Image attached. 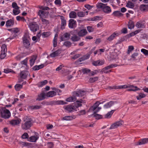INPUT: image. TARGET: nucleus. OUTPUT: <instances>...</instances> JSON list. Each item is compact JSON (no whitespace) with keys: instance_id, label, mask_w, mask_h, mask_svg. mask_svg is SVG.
Returning a JSON list of instances; mask_svg holds the SVG:
<instances>
[{"instance_id":"obj_55","label":"nucleus","mask_w":148,"mask_h":148,"mask_svg":"<svg viewBox=\"0 0 148 148\" xmlns=\"http://www.w3.org/2000/svg\"><path fill=\"white\" fill-rule=\"evenodd\" d=\"M138 55V53H134L131 56V58H132L133 60H137V57Z\"/></svg>"},{"instance_id":"obj_35","label":"nucleus","mask_w":148,"mask_h":148,"mask_svg":"<svg viewBox=\"0 0 148 148\" xmlns=\"http://www.w3.org/2000/svg\"><path fill=\"white\" fill-rule=\"evenodd\" d=\"M43 67L44 65L43 64H42L39 65H35L33 67L32 69L33 70L36 71L41 69L43 68Z\"/></svg>"},{"instance_id":"obj_62","label":"nucleus","mask_w":148,"mask_h":148,"mask_svg":"<svg viewBox=\"0 0 148 148\" xmlns=\"http://www.w3.org/2000/svg\"><path fill=\"white\" fill-rule=\"evenodd\" d=\"M134 49V48L132 46H129L128 51H127V54H129L131 51L133 50Z\"/></svg>"},{"instance_id":"obj_13","label":"nucleus","mask_w":148,"mask_h":148,"mask_svg":"<svg viewBox=\"0 0 148 148\" xmlns=\"http://www.w3.org/2000/svg\"><path fill=\"white\" fill-rule=\"evenodd\" d=\"M86 94V92L84 90H79L73 92V95H75L76 97H82Z\"/></svg>"},{"instance_id":"obj_32","label":"nucleus","mask_w":148,"mask_h":148,"mask_svg":"<svg viewBox=\"0 0 148 148\" xmlns=\"http://www.w3.org/2000/svg\"><path fill=\"white\" fill-rule=\"evenodd\" d=\"M77 98L75 95H73L71 97L67 98L66 99L67 101L71 102H73L76 101Z\"/></svg>"},{"instance_id":"obj_45","label":"nucleus","mask_w":148,"mask_h":148,"mask_svg":"<svg viewBox=\"0 0 148 148\" xmlns=\"http://www.w3.org/2000/svg\"><path fill=\"white\" fill-rule=\"evenodd\" d=\"M69 16L71 18H75L77 17V14L74 11H71L69 13Z\"/></svg>"},{"instance_id":"obj_46","label":"nucleus","mask_w":148,"mask_h":148,"mask_svg":"<svg viewBox=\"0 0 148 148\" xmlns=\"http://www.w3.org/2000/svg\"><path fill=\"white\" fill-rule=\"evenodd\" d=\"M107 4H104L102 3H97L96 5V6L98 8H101L103 10V8H104L105 5H106Z\"/></svg>"},{"instance_id":"obj_63","label":"nucleus","mask_w":148,"mask_h":148,"mask_svg":"<svg viewBox=\"0 0 148 148\" xmlns=\"http://www.w3.org/2000/svg\"><path fill=\"white\" fill-rule=\"evenodd\" d=\"M141 52L145 55L146 56H148V50L144 49H141Z\"/></svg>"},{"instance_id":"obj_15","label":"nucleus","mask_w":148,"mask_h":148,"mask_svg":"<svg viewBox=\"0 0 148 148\" xmlns=\"http://www.w3.org/2000/svg\"><path fill=\"white\" fill-rule=\"evenodd\" d=\"M70 36L69 33H65L60 37V40L61 41L68 40L70 39Z\"/></svg>"},{"instance_id":"obj_44","label":"nucleus","mask_w":148,"mask_h":148,"mask_svg":"<svg viewBox=\"0 0 148 148\" xmlns=\"http://www.w3.org/2000/svg\"><path fill=\"white\" fill-rule=\"evenodd\" d=\"M47 82V81L46 80H45L43 81H42L38 83L37 84V85L38 87H42L46 84Z\"/></svg>"},{"instance_id":"obj_20","label":"nucleus","mask_w":148,"mask_h":148,"mask_svg":"<svg viewBox=\"0 0 148 148\" xmlns=\"http://www.w3.org/2000/svg\"><path fill=\"white\" fill-rule=\"evenodd\" d=\"M29 74V72L27 71H23L21 72L20 75V77L23 79H25Z\"/></svg>"},{"instance_id":"obj_60","label":"nucleus","mask_w":148,"mask_h":148,"mask_svg":"<svg viewBox=\"0 0 148 148\" xmlns=\"http://www.w3.org/2000/svg\"><path fill=\"white\" fill-rule=\"evenodd\" d=\"M29 137L28 134L26 132H25L21 136V138L23 139L28 138Z\"/></svg>"},{"instance_id":"obj_1","label":"nucleus","mask_w":148,"mask_h":148,"mask_svg":"<svg viewBox=\"0 0 148 148\" xmlns=\"http://www.w3.org/2000/svg\"><path fill=\"white\" fill-rule=\"evenodd\" d=\"M23 120V121L21 125L22 129L25 130L29 129L32 126V119L29 117L26 116L24 118Z\"/></svg>"},{"instance_id":"obj_52","label":"nucleus","mask_w":148,"mask_h":148,"mask_svg":"<svg viewBox=\"0 0 148 148\" xmlns=\"http://www.w3.org/2000/svg\"><path fill=\"white\" fill-rule=\"evenodd\" d=\"M50 34V32H45L42 33V35L43 38H45L48 37Z\"/></svg>"},{"instance_id":"obj_21","label":"nucleus","mask_w":148,"mask_h":148,"mask_svg":"<svg viewBox=\"0 0 148 148\" xmlns=\"http://www.w3.org/2000/svg\"><path fill=\"white\" fill-rule=\"evenodd\" d=\"M39 138L38 134H35V136H32L29 138V141L32 142H36Z\"/></svg>"},{"instance_id":"obj_59","label":"nucleus","mask_w":148,"mask_h":148,"mask_svg":"<svg viewBox=\"0 0 148 148\" xmlns=\"http://www.w3.org/2000/svg\"><path fill=\"white\" fill-rule=\"evenodd\" d=\"M20 10L19 9H13V14L14 15L18 14L20 13Z\"/></svg>"},{"instance_id":"obj_5","label":"nucleus","mask_w":148,"mask_h":148,"mask_svg":"<svg viewBox=\"0 0 148 148\" xmlns=\"http://www.w3.org/2000/svg\"><path fill=\"white\" fill-rule=\"evenodd\" d=\"M99 101H97L93 106L90 107L89 110H91L92 111H95L94 113H96L101 109V108L98 107V106L100 104Z\"/></svg>"},{"instance_id":"obj_53","label":"nucleus","mask_w":148,"mask_h":148,"mask_svg":"<svg viewBox=\"0 0 148 148\" xmlns=\"http://www.w3.org/2000/svg\"><path fill=\"white\" fill-rule=\"evenodd\" d=\"M16 19L18 21H22L23 22H25L26 19L23 17H21L20 16H17L16 17Z\"/></svg>"},{"instance_id":"obj_29","label":"nucleus","mask_w":148,"mask_h":148,"mask_svg":"<svg viewBox=\"0 0 148 148\" xmlns=\"http://www.w3.org/2000/svg\"><path fill=\"white\" fill-rule=\"evenodd\" d=\"M46 95L45 93H42L38 95V97L36 99V100L40 101L44 100L45 99V97Z\"/></svg>"},{"instance_id":"obj_49","label":"nucleus","mask_w":148,"mask_h":148,"mask_svg":"<svg viewBox=\"0 0 148 148\" xmlns=\"http://www.w3.org/2000/svg\"><path fill=\"white\" fill-rule=\"evenodd\" d=\"M98 79V77H91L89 79V82L90 83H92L97 81Z\"/></svg>"},{"instance_id":"obj_43","label":"nucleus","mask_w":148,"mask_h":148,"mask_svg":"<svg viewBox=\"0 0 148 148\" xmlns=\"http://www.w3.org/2000/svg\"><path fill=\"white\" fill-rule=\"evenodd\" d=\"M114 104V102L112 101H110L108 103L104 105V107L106 108H110Z\"/></svg>"},{"instance_id":"obj_8","label":"nucleus","mask_w":148,"mask_h":148,"mask_svg":"<svg viewBox=\"0 0 148 148\" xmlns=\"http://www.w3.org/2000/svg\"><path fill=\"white\" fill-rule=\"evenodd\" d=\"M123 123V121H121L117 122L112 124L109 128V129L112 130L122 125Z\"/></svg>"},{"instance_id":"obj_9","label":"nucleus","mask_w":148,"mask_h":148,"mask_svg":"<svg viewBox=\"0 0 148 148\" xmlns=\"http://www.w3.org/2000/svg\"><path fill=\"white\" fill-rule=\"evenodd\" d=\"M6 46L5 45H2V49L1 50V53L0 56V58L1 59H4L6 56Z\"/></svg>"},{"instance_id":"obj_64","label":"nucleus","mask_w":148,"mask_h":148,"mask_svg":"<svg viewBox=\"0 0 148 148\" xmlns=\"http://www.w3.org/2000/svg\"><path fill=\"white\" fill-rule=\"evenodd\" d=\"M87 29L89 32H92L94 31V28L91 26H88L87 27Z\"/></svg>"},{"instance_id":"obj_39","label":"nucleus","mask_w":148,"mask_h":148,"mask_svg":"<svg viewBox=\"0 0 148 148\" xmlns=\"http://www.w3.org/2000/svg\"><path fill=\"white\" fill-rule=\"evenodd\" d=\"M128 28L130 29H133L134 27V22L131 20L128 23Z\"/></svg>"},{"instance_id":"obj_36","label":"nucleus","mask_w":148,"mask_h":148,"mask_svg":"<svg viewBox=\"0 0 148 148\" xmlns=\"http://www.w3.org/2000/svg\"><path fill=\"white\" fill-rule=\"evenodd\" d=\"M88 12L86 11V12H79L77 13V15L78 17H84L86 14V15L88 14Z\"/></svg>"},{"instance_id":"obj_22","label":"nucleus","mask_w":148,"mask_h":148,"mask_svg":"<svg viewBox=\"0 0 148 148\" xmlns=\"http://www.w3.org/2000/svg\"><path fill=\"white\" fill-rule=\"evenodd\" d=\"M14 20L13 19H11L7 21L5 25L7 27H11L14 25Z\"/></svg>"},{"instance_id":"obj_38","label":"nucleus","mask_w":148,"mask_h":148,"mask_svg":"<svg viewBox=\"0 0 148 148\" xmlns=\"http://www.w3.org/2000/svg\"><path fill=\"white\" fill-rule=\"evenodd\" d=\"M60 53V51L58 50L50 54V56L51 57H54L58 56Z\"/></svg>"},{"instance_id":"obj_51","label":"nucleus","mask_w":148,"mask_h":148,"mask_svg":"<svg viewBox=\"0 0 148 148\" xmlns=\"http://www.w3.org/2000/svg\"><path fill=\"white\" fill-rule=\"evenodd\" d=\"M92 115H93V116L95 117L97 119H100L102 118V115L96 114V113H94L93 114H92Z\"/></svg>"},{"instance_id":"obj_40","label":"nucleus","mask_w":148,"mask_h":148,"mask_svg":"<svg viewBox=\"0 0 148 148\" xmlns=\"http://www.w3.org/2000/svg\"><path fill=\"white\" fill-rule=\"evenodd\" d=\"M80 39V38L76 35H74L71 38V40L73 42H76L79 41Z\"/></svg>"},{"instance_id":"obj_11","label":"nucleus","mask_w":148,"mask_h":148,"mask_svg":"<svg viewBox=\"0 0 148 148\" xmlns=\"http://www.w3.org/2000/svg\"><path fill=\"white\" fill-rule=\"evenodd\" d=\"M49 14V12L43 10H39L38 13V15L42 18L46 17Z\"/></svg>"},{"instance_id":"obj_31","label":"nucleus","mask_w":148,"mask_h":148,"mask_svg":"<svg viewBox=\"0 0 148 148\" xmlns=\"http://www.w3.org/2000/svg\"><path fill=\"white\" fill-rule=\"evenodd\" d=\"M112 15L114 16L119 17L123 16V14L121 13L119 11H114Z\"/></svg>"},{"instance_id":"obj_48","label":"nucleus","mask_w":148,"mask_h":148,"mask_svg":"<svg viewBox=\"0 0 148 148\" xmlns=\"http://www.w3.org/2000/svg\"><path fill=\"white\" fill-rule=\"evenodd\" d=\"M15 89L16 90L18 91L22 88V85L21 84H17L14 86Z\"/></svg>"},{"instance_id":"obj_16","label":"nucleus","mask_w":148,"mask_h":148,"mask_svg":"<svg viewBox=\"0 0 148 148\" xmlns=\"http://www.w3.org/2000/svg\"><path fill=\"white\" fill-rule=\"evenodd\" d=\"M148 143V138H144L140 139L136 144L137 145H141Z\"/></svg>"},{"instance_id":"obj_2","label":"nucleus","mask_w":148,"mask_h":148,"mask_svg":"<svg viewBox=\"0 0 148 148\" xmlns=\"http://www.w3.org/2000/svg\"><path fill=\"white\" fill-rule=\"evenodd\" d=\"M131 88L128 89L127 90L128 91H135L139 90V89L136 86H134L132 85L127 84L125 85L122 86H114L113 87V89H123L126 88Z\"/></svg>"},{"instance_id":"obj_33","label":"nucleus","mask_w":148,"mask_h":148,"mask_svg":"<svg viewBox=\"0 0 148 148\" xmlns=\"http://www.w3.org/2000/svg\"><path fill=\"white\" fill-rule=\"evenodd\" d=\"M140 10L141 11H148V5L142 4L140 6Z\"/></svg>"},{"instance_id":"obj_26","label":"nucleus","mask_w":148,"mask_h":148,"mask_svg":"<svg viewBox=\"0 0 148 148\" xmlns=\"http://www.w3.org/2000/svg\"><path fill=\"white\" fill-rule=\"evenodd\" d=\"M21 121V120L20 119L13 120L10 121V123L12 125H15L19 124Z\"/></svg>"},{"instance_id":"obj_34","label":"nucleus","mask_w":148,"mask_h":148,"mask_svg":"<svg viewBox=\"0 0 148 148\" xmlns=\"http://www.w3.org/2000/svg\"><path fill=\"white\" fill-rule=\"evenodd\" d=\"M122 65V64H110L109 66H106V67L108 69H109L117 67V66H120Z\"/></svg>"},{"instance_id":"obj_30","label":"nucleus","mask_w":148,"mask_h":148,"mask_svg":"<svg viewBox=\"0 0 148 148\" xmlns=\"http://www.w3.org/2000/svg\"><path fill=\"white\" fill-rule=\"evenodd\" d=\"M76 117L75 116H66L63 118V120L66 121H70L73 119H75Z\"/></svg>"},{"instance_id":"obj_18","label":"nucleus","mask_w":148,"mask_h":148,"mask_svg":"<svg viewBox=\"0 0 148 148\" xmlns=\"http://www.w3.org/2000/svg\"><path fill=\"white\" fill-rule=\"evenodd\" d=\"M86 103V101L83 99H80L79 100H77L76 101L75 107L77 108V109L79 107L82 106V103Z\"/></svg>"},{"instance_id":"obj_7","label":"nucleus","mask_w":148,"mask_h":148,"mask_svg":"<svg viewBox=\"0 0 148 148\" xmlns=\"http://www.w3.org/2000/svg\"><path fill=\"white\" fill-rule=\"evenodd\" d=\"M77 25V22L73 19H70L69 21L68 26L70 28H75Z\"/></svg>"},{"instance_id":"obj_6","label":"nucleus","mask_w":148,"mask_h":148,"mask_svg":"<svg viewBox=\"0 0 148 148\" xmlns=\"http://www.w3.org/2000/svg\"><path fill=\"white\" fill-rule=\"evenodd\" d=\"M64 109L69 112H72L77 111V108L71 105L66 106L64 108Z\"/></svg>"},{"instance_id":"obj_28","label":"nucleus","mask_w":148,"mask_h":148,"mask_svg":"<svg viewBox=\"0 0 148 148\" xmlns=\"http://www.w3.org/2000/svg\"><path fill=\"white\" fill-rule=\"evenodd\" d=\"M56 93L54 91H51L47 93L46 95L48 97H52L56 95Z\"/></svg>"},{"instance_id":"obj_37","label":"nucleus","mask_w":148,"mask_h":148,"mask_svg":"<svg viewBox=\"0 0 148 148\" xmlns=\"http://www.w3.org/2000/svg\"><path fill=\"white\" fill-rule=\"evenodd\" d=\"M115 32L113 33L112 34H111L109 37L107 38V40L109 41H111L114 38L117 36L118 35Z\"/></svg>"},{"instance_id":"obj_47","label":"nucleus","mask_w":148,"mask_h":148,"mask_svg":"<svg viewBox=\"0 0 148 148\" xmlns=\"http://www.w3.org/2000/svg\"><path fill=\"white\" fill-rule=\"evenodd\" d=\"M21 63L22 64L26 66L27 69H29V67L27 65V58H26L23 61H21Z\"/></svg>"},{"instance_id":"obj_17","label":"nucleus","mask_w":148,"mask_h":148,"mask_svg":"<svg viewBox=\"0 0 148 148\" xmlns=\"http://www.w3.org/2000/svg\"><path fill=\"white\" fill-rule=\"evenodd\" d=\"M60 19L61 21V28L62 29H65V27L66 25V21L64 17L63 16H60Z\"/></svg>"},{"instance_id":"obj_24","label":"nucleus","mask_w":148,"mask_h":148,"mask_svg":"<svg viewBox=\"0 0 148 148\" xmlns=\"http://www.w3.org/2000/svg\"><path fill=\"white\" fill-rule=\"evenodd\" d=\"M87 33V32L86 29H82L79 31L77 34L79 36L83 37L86 35Z\"/></svg>"},{"instance_id":"obj_4","label":"nucleus","mask_w":148,"mask_h":148,"mask_svg":"<svg viewBox=\"0 0 148 148\" xmlns=\"http://www.w3.org/2000/svg\"><path fill=\"white\" fill-rule=\"evenodd\" d=\"M29 27L30 30L33 32L36 31L39 29V26L36 22H32L29 23Z\"/></svg>"},{"instance_id":"obj_27","label":"nucleus","mask_w":148,"mask_h":148,"mask_svg":"<svg viewBox=\"0 0 148 148\" xmlns=\"http://www.w3.org/2000/svg\"><path fill=\"white\" fill-rule=\"evenodd\" d=\"M102 10L106 14H109L111 12V8L109 6H106V5H105Z\"/></svg>"},{"instance_id":"obj_58","label":"nucleus","mask_w":148,"mask_h":148,"mask_svg":"<svg viewBox=\"0 0 148 148\" xmlns=\"http://www.w3.org/2000/svg\"><path fill=\"white\" fill-rule=\"evenodd\" d=\"M71 43L69 41H65L64 42L63 44L64 45L68 47H71Z\"/></svg>"},{"instance_id":"obj_57","label":"nucleus","mask_w":148,"mask_h":148,"mask_svg":"<svg viewBox=\"0 0 148 148\" xmlns=\"http://www.w3.org/2000/svg\"><path fill=\"white\" fill-rule=\"evenodd\" d=\"M12 7L13 8H14V9L18 10L19 9V7L18 5L16 3L14 2L12 3Z\"/></svg>"},{"instance_id":"obj_25","label":"nucleus","mask_w":148,"mask_h":148,"mask_svg":"<svg viewBox=\"0 0 148 148\" xmlns=\"http://www.w3.org/2000/svg\"><path fill=\"white\" fill-rule=\"evenodd\" d=\"M133 1H128L126 4V6L127 7L133 8L135 6L134 3L133 2Z\"/></svg>"},{"instance_id":"obj_42","label":"nucleus","mask_w":148,"mask_h":148,"mask_svg":"<svg viewBox=\"0 0 148 148\" xmlns=\"http://www.w3.org/2000/svg\"><path fill=\"white\" fill-rule=\"evenodd\" d=\"M57 39L58 35L56 34L54 36V38L53 40V46L54 47H56L57 46Z\"/></svg>"},{"instance_id":"obj_61","label":"nucleus","mask_w":148,"mask_h":148,"mask_svg":"<svg viewBox=\"0 0 148 148\" xmlns=\"http://www.w3.org/2000/svg\"><path fill=\"white\" fill-rule=\"evenodd\" d=\"M55 4L59 6L61 5V2L60 0H56L54 2Z\"/></svg>"},{"instance_id":"obj_56","label":"nucleus","mask_w":148,"mask_h":148,"mask_svg":"<svg viewBox=\"0 0 148 148\" xmlns=\"http://www.w3.org/2000/svg\"><path fill=\"white\" fill-rule=\"evenodd\" d=\"M81 71L83 74L88 73L90 71V70L87 68L83 69Z\"/></svg>"},{"instance_id":"obj_14","label":"nucleus","mask_w":148,"mask_h":148,"mask_svg":"<svg viewBox=\"0 0 148 148\" xmlns=\"http://www.w3.org/2000/svg\"><path fill=\"white\" fill-rule=\"evenodd\" d=\"M23 43L25 47L26 48H29L30 47V44L29 40L26 38L24 37L23 39Z\"/></svg>"},{"instance_id":"obj_50","label":"nucleus","mask_w":148,"mask_h":148,"mask_svg":"<svg viewBox=\"0 0 148 148\" xmlns=\"http://www.w3.org/2000/svg\"><path fill=\"white\" fill-rule=\"evenodd\" d=\"M41 108L40 106H32L29 107V108L32 110H38Z\"/></svg>"},{"instance_id":"obj_54","label":"nucleus","mask_w":148,"mask_h":148,"mask_svg":"<svg viewBox=\"0 0 148 148\" xmlns=\"http://www.w3.org/2000/svg\"><path fill=\"white\" fill-rule=\"evenodd\" d=\"M114 111V110H111V111L109 112L105 115L106 118H110L111 117V116L112 115Z\"/></svg>"},{"instance_id":"obj_12","label":"nucleus","mask_w":148,"mask_h":148,"mask_svg":"<svg viewBox=\"0 0 148 148\" xmlns=\"http://www.w3.org/2000/svg\"><path fill=\"white\" fill-rule=\"evenodd\" d=\"M104 61L103 60H98L96 61H92V64L94 66H101L104 64Z\"/></svg>"},{"instance_id":"obj_19","label":"nucleus","mask_w":148,"mask_h":148,"mask_svg":"<svg viewBox=\"0 0 148 148\" xmlns=\"http://www.w3.org/2000/svg\"><path fill=\"white\" fill-rule=\"evenodd\" d=\"M65 102L63 101H52L49 102V104L50 105H56L59 104H64Z\"/></svg>"},{"instance_id":"obj_10","label":"nucleus","mask_w":148,"mask_h":148,"mask_svg":"<svg viewBox=\"0 0 148 148\" xmlns=\"http://www.w3.org/2000/svg\"><path fill=\"white\" fill-rule=\"evenodd\" d=\"M136 27L138 28H145V22L144 21L138 22L136 24Z\"/></svg>"},{"instance_id":"obj_41","label":"nucleus","mask_w":148,"mask_h":148,"mask_svg":"<svg viewBox=\"0 0 148 148\" xmlns=\"http://www.w3.org/2000/svg\"><path fill=\"white\" fill-rule=\"evenodd\" d=\"M108 70V69L107 68V67H106L102 69L100 72L101 74H103V73L107 74L111 72V70Z\"/></svg>"},{"instance_id":"obj_3","label":"nucleus","mask_w":148,"mask_h":148,"mask_svg":"<svg viewBox=\"0 0 148 148\" xmlns=\"http://www.w3.org/2000/svg\"><path fill=\"white\" fill-rule=\"evenodd\" d=\"M0 113L2 117L5 119L9 118L11 116L9 110L5 108L0 110Z\"/></svg>"},{"instance_id":"obj_23","label":"nucleus","mask_w":148,"mask_h":148,"mask_svg":"<svg viewBox=\"0 0 148 148\" xmlns=\"http://www.w3.org/2000/svg\"><path fill=\"white\" fill-rule=\"evenodd\" d=\"M37 56L36 55H33L31 56L30 59L29 60L30 65L31 66H32L35 63V61L37 59Z\"/></svg>"}]
</instances>
